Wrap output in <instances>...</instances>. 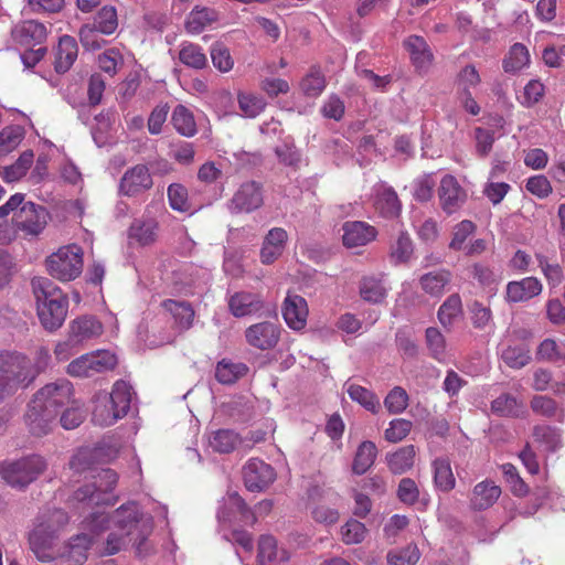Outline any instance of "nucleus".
<instances>
[{
  "mask_svg": "<svg viewBox=\"0 0 565 565\" xmlns=\"http://www.w3.org/2000/svg\"><path fill=\"white\" fill-rule=\"evenodd\" d=\"M46 469L43 457L32 455L0 465L1 478L11 487L25 488L35 481Z\"/></svg>",
  "mask_w": 565,
  "mask_h": 565,
  "instance_id": "nucleus-7",
  "label": "nucleus"
},
{
  "mask_svg": "<svg viewBox=\"0 0 565 565\" xmlns=\"http://www.w3.org/2000/svg\"><path fill=\"white\" fill-rule=\"evenodd\" d=\"M174 129L184 137H193L198 132L194 115L190 108L179 104L174 107L171 116Z\"/></svg>",
  "mask_w": 565,
  "mask_h": 565,
  "instance_id": "nucleus-39",
  "label": "nucleus"
},
{
  "mask_svg": "<svg viewBox=\"0 0 565 565\" xmlns=\"http://www.w3.org/2000/svg\"><path fill=\"white\" fill-rule=\"evenodd\" d=\"M109 398L107 392H98L93 398L92 420L102 427L111 426L120 419Z\"/></svg>",
  "mask_w": 565,
  "mask_h": 565,
  "instance_id": "nucleus-27",
  "label": "nucleus"
},
{
  "mask_svg": "<svg viewBox=\"0 0 565 565\" xmlns=\"http://www.w3.org/2000/svg\"><path fill=\"white\" fill-rule=\"evenodd\" d=\"M416 450L413 445L398 448L396 451L386 455L387 467L394 475H402L414 466Z\"/></svg>",
  "mask_w": 565,
  "mask_h": 565,
  "instance_id": "nucleus-34",
  "label": "nucleus"
},
{
  "mask_svg": "<svg viewBox=\"0 0 565 565\" xmlns=\"http://www.w3.org/2000/svg\"><path fill=\"white\" fill-rule=\"evenodd\" d=\"M532 412L546 418L563 419L565 411L558 403L548 395H534L530 401Z\"/></svg>",
  "mask_w": 565,
  "mask_h": 565,
  "instance_id": "nucleus-41",
  "label": "nucleus"
},
{
  "mask_svg": "<svg viewBox=\"0 0 565 565\" xmlns=\"http://www.w3.org/2000/svg\"><path fill=\"white\" fill-rule=\"evenodd\" d=\"M129 238L140 246L153 244L159 235V222L149 215L135 218L128 230Z\"/></svg>",
  "mask_w": 565,
  "mask_h": 565,
  "instance_id": "nucleus-21",
  "label": "nucleus"
},
{
  "mask_svg": "<svg viewBox=\"0 0 565 565\" xmlns=\"http://www.w3.org/2000/svg\"><path fill=\"white\" fill-rule=\"evenodd\" d=\"M41 326L49 332L58 330L67 316L68 299L51 279L34 277L31 280Z\"/></svg>",
  "mask_w": 565,
  "mask_h": 565,
  "instance_id": "nucleus-1",
  "label": "nucleus"
},
{
  "mask_svg": "<svg viewBox=\"0 0 565 565\" xmlns=\"http://www.w3.org/2000/svg\"><path fill=\"white\" fill-rule=\"evenodd\" d=\"M103 332V323L96 317L81 316L70 322L67 335L78 345L98 338Z\"/></svg>",
  "mask_w": 565,
  "mask_h": 565,
  "instance_id": "nucleus-17",
  "label": "nucleus"
},
{
  "mask_svg": "<svg viewBox=\"0 0 565 565\" xmlns=\"http://www.w3.org/2000/svg\"><path fill=\"white\" fill-rule=\"evenodd\" d=\"M100 454L99 447H82L72 456L70 468L76 473L89 470L97 462Z\"/></svg>",
  "mask_w": 565,
  "mask_h": 565,
  "instance_id": "nucleus-45",
  "label": "nucleus"
},
{
  "mask_svg": "<svg viewBox=\"0 0 565 565\" xmlns=\"http://www.w3.org/2000/svg\"><path fill=\"white\" fill-rule=\"evenodd\" d=\"M228 310L235 318L252 316L264 308V301L258 294L237 291L230 296Z\"/></svg>",
  "mask_w": 565,
  "mask_h": 565,
  "instance_id": "nucleus-20",
  "label": "nucleus"
},
{
  "mask_svg": "<svg viewBox=\"0 0 565 565\" xmlns=\"http://www.w3.org/2000/svg\"><path fill=\"white\" fill-rule=\"evenodd\" d=\"M501 488L492 480H483L473 487L470 505L475 511H483L491 508L500 498Z\"/></svg>",
  "mask_w": 565,
  "mask_h": 565,
  "instance_id": "nucleus-24",
  "label": "nucleus"
},
{
  "mask_svg": "<svg viewBox=\"0 0 565 565\" xmlns=\"http://www.w3.org/2000/svg\"><path fill=\"white\" fill-rule=\"evenodd\" d=\"M491 411L501 417L519 418L524 415L525 406L515 396L503 393L492 401Z\"/></svg>",
  "mask_w": 565,
  "mask_h": 565,
  "instance_id": "nucleus-33",
  "label": "nucleus"
},
{
  "mask_svg": "<svg viewBox=\"0 0 565 565\" xmlns=\"http://www.w3.org/2000/svg\"><path fill=\"white\" fill-rule=\"evenodd\" d=\"M73 396V385L67 380H58L49 383L39 390L33 396L34 408L42 407L44 412L52 411L53 415L57 417L61 409L67 406Z\"/></svg>",
  "mask_w": 565,
  "mask_h": 565,
  "instance_id": "nucleus-9",
  "label": "nucleus"
},
{
  "mask_svg": "<svg viewBox=\"0 0 565 565\" xmlns=\"http://www.w3.org/2000/svg\"><path fill=\"white\" fill-rule=\"evenodd\" d=\"M12 214V225L24 236H38L50 218L47 210L31 201H25L22 193L13 194L0 206V218Z\"/></svg>",
  "mask_w": 565,
  "mask_h": 565,
  "instance_id": "nucleus-3",
  "label": "nucleus"
},
{
  "mask_svg": "<svg viewBox=\"0 0 565 565\" xmlns=\"http://www.w3.org/2000/svg\"><path fill=\"white\" fill-rule=\"evenodd\" d=\"M161 307L172 316L173 327L179 332H185L192 328L195 311L190 302L166 299L161 302Z\"/></svg>",
  "mask_w": 565,
  "mask_h": 565,
  "instance_id": "nucleus-23",
  "label": "nucleus"
},
{
  "mask_svg": "<svg viewBox=\"0 0 565 565\" xmlns=\"http://www.w3.org/2000/svg\"><path fill=\"white\" fill-rule=\"evenodd\" d=\"M288 242V233L282 227H273L264 237L260 248V262L264 265L275 263L284 253Z\"/></svg>",
  "mask_w": 565,
  "mask_h": 565,
  "instance_id": "nucleus-18",
  "label": "nucleus"
},
{
  "mask_svg": "<svg viewBox=\"0 0 565 565\" xmlns=\"http://www.w3.org/2000/svg\"><path fill=\"white\" fill-rule=\"evenodd\" d=\"M113 522L118 532L127 537L132 536L140 525V513L135 503H127L119 507L111 518L103 511L93 512L87 520V527L98 534L109 527Z\"/></svg>",
  "mask_w": 565,
  "mask_h": 565,
  "instance_id": "nucleus-6",
  "label": "nucleus"
},
{
  "mask_svg": "<svg viewBox=\"0 0 565 565\" xmlns=\"http://www.w3.org/2000/svg\"><path fill=\"white\" fill-rule=\"evenodd\" d=\"M384 406L390 414H401L408 406V394L401 387H393L384 398Z\"/></svg>",
  "mask_w": 565,
  "mask_h": 565,
  "instance_id": "nucleus-59",
  "label": "nucleus"
},
{
  "mask_svg": "<svg viewBox=\"0 0 565 565\" xmlns=\"http://www.w3.org/2000/svg\"><path fill=\"white\" fill-rule=\"evenodd\" d=\"M535 258L548 285L558 286L564 279L563 267L556 262L551 263L548 257L541 253H536Z\"/></svg>",
  "mask_w": 565,
  "mask_h": 565,
  "instance_id": "nucleus-55",
  "label": "nucleus"
},
{
  "mask_svg": "<svg viewBox=\"0 0 565 565\" xmlns=\"http://www.w3.org/2000/svg\"><path fill=\"white\" fill-rule=\"evenodd\" d=\"M360 295L365 301L380 303L386 297V288L381 279L364 277L360 282Z\"/></svg>",
  "mask_w": 565,
  "mask_h": 565,
  "instance_id": "nucleus-50",
  "label": "nucleus"
},
{
  "mask_svg": "<svg viewBox=\"0 0 565 565\" xmlns=\"http://www.w3.org/2000/svg\"><path fill=\"white\" fill-rule=\"evenodd\" d=\"M279 559L280 562H288L290 554L286 550L278 551L277 540L269 534H264L258 540L257 561L259 565H273Z\"/></svg>",
  "mask_w": 565,
  "mask_h": 565,
  "instance_id": "nucleus-30",
  "label": "nucleus"
},
{
  "mask_svg": "<svg viewBox=\"0 0 565 565\" xmlns=\"http://www.w3.org/2000/svg\"><path fill=\"white\" fill-rule=\"evenodd\" d=\"M93 375L113 371L117 363V356L115 353L108 350H96L90 352Z\"/></svg>",
  "mask_w": 565,
  "mask_h": 565,
  "instance_id": "nucleus-61",
  "label": "nucleus"
},
{
  "mask_svg": "<svg viewBox=\"0 0 565 565\" xmlns=\"http://www.w3.org/2000/svg\"><path fill=\"white\" fill-rule=\"evenodd\" d=\"M34 161V153L31 150L24 151L18 160L10 164L0 167V178L7 182L12 183L23 178Z\"/></svg>",
  "mask_w": 565,
  "mask_h": 565,
  "instance_id": "nucleus-38",
  "label": "nucleus"
},
{
  "mask_svg": "<svg viewBox=\"0 0 565 565\" xmlns=\"http://www.w3.org/2000/svg\"><path fill=\"white\" fill-rule=\"evenodd\" d=\"M375 207L381 213V215L387 218H392L399 215L402 204L397 193L392 188H386L377 193Z\"/></svg>",
  "mask_w": 565,
  "mask_h": 565,
  "instance_id": "nucleus-44",
  "label": "nucleus"
},
{
  "mask_svg": "<svg viewBox=\"0 0 565 565\" xmlns=\"http://www.w3.org/2000/svg\"><path fill=\"white\" fill-rule=\"evenodd\" d=\"M404 46L417 70L424 71L429 67L433 62V53L424 38L411 35L404 41Z\"/></svg>",
  "mask_w": 565,
  "mask_h": 565,
  "instance_id": "nucleus-28",
  "label": "nucleus"
},
{
  "mask_svg": "<svg viewBox=\"0 0 565 565\" xmlns=\"http://www.w3.org/2000/svg\"><path fill=\"white\" fill-rule=\"evenodd\" d=\"M463 315L462 301L459 294H451L441 303L437 311V318L446 330H451L455 322Z\"/></svg>",
  "mask_w": 565,
  "mask_h": 565,
  "instance_id": "nucleus-32",
  "label": "nucleus"
},
{
  "mask_svg": "<svg viewBox=\"0 0 565 565\" xmlns=\"http://www.w3.org/2000/svg\"><path fill=\"white\" fill-rule=\"evenodd\" d=\"M426 345L430 356L443 362L447 358L446 339L438 328L429 327L425 331Z\"/></svg>",
  "mask_w": 565,
  "mask_h": 565,
  "instance_id": "nucleus-52",
  "label": "nucleus"
},
{
  "mask_svg": "<svg viewBox=\"0 0 565 565\" xmlns=\"http://www.w3.org/2000/svg\"><path fill=\"white\" fill-rule=\"evenodd\" d=\"M529 63L530 54L526 46L522 43H515L503 60L502 66L505 73H515Z\"/></svg>",
  "mask_w": 565,
  "mask_h": 565,
  "instance_id": "nucleus-48",
  "label": "nucleus"
},
{
  "mask_svg": "<svg viewBox=\"0 0 565 565\" xmlns=\"http://www.w3.org/2000/svg\"><path fill=\"white\" fill-rule=\"evenodd\" d=\"M68 522V515L62 509H53L41 513L29 533V545L41 562H51L57 555L56 548L60 531Z\"/></svg>",
  "mask_w": 565,
  "mask_h": 565,
  "instance_id": "nucleus-2",
  "label": "nucleus"
},
{
  "mask_svg": "<svg viewBox=\"0 0 565 565\" xmlns=\"http://www.w3.org/2000/svg\"><path fill=\"white\" fill-rule=\"evenodd\" d=\"M35 377L29 358L18 352L0 353V401L29 386Z\"/></svg>",
  "mask_w": 565,
  "mask_h": 565,
  "instance_id": "nucleus-4",
  "label": "nucleus"
},
{
  "mask_svg": "<svg viewBox=\"0 0 565 565\" xmlns=\"http://www.w3.org/2000/svg\"><path fill=\"white\" fill-rule=\"evenodd\" d=\"M211 58L214 67L222 73L230 72L234 66V60L228 47L221 42H216L212 45Z\"/></svg>",
  "mask_w": 565,
  "mask_h": 565,
  "instance_id": "nucleus-58",
  "label": "nucleus"
},
{
  "mask_svg": "<svg viewBox=\"0 0 565 565\" xmlns=\"http://www.w3.org/2000/svg\"><path fill=\"white\" fill-rule=\"evenodd\" d=\"M10 34L15 45L29 49L45 46L44 43L49 32L44 23L36 20H25L14 24Z\"/></svg>",
  "mask_w": 565,
  "mask_h": 565,
  "instance_id": "nucleus-13",
  "label": "nucleus"
},
{
  "mask_svg": "<svg viewBox=\"0 0 565 565\" xmlns=\"http://www.w3.org/2000/svg\"><path fill=\"white\" fill-rule=\"evenodd\" d=\"M282 328L277 322L262 321L249 326L245 330L246 342L260 351L276 348L281 337Z\"/></svg>",
  "mask_w": 565,
  "mask_h": 565,
  "instance_id": "nucleus-11",
  "label": "nucleus"
},
{
  "mask_svg": "<svg viewBox=\"0 0 565 565\" xmlns=\"http://www.w3.org/2000/svg\"><path fill=\"white\" fill-rule=\"evenodd\" d=\"M131 391L132 387L127 382L119 380L114 383L111 392L108 393L109 402L120 418L125 417L130 409Z\"/></svg>",
  "mask_w": 565,
  "mask_h": 565,
  "instance_id": "nucleus-40",
  "label": "nucleus"
},
{
  "mask_svg": "<svg viewBox=\"0 0 565 565\" xmlns=\"http://www.w3.org/2000/svg\"><path fill=\"white\" fill-rule=\"evenodd\" d=\"M243 479L247 490L262 492L275 481L276 472L264 460L252 458L243 467Z\"/></svg>",
  "mask_w": 565,
  "mask_h": 565,
  "instance_id": "nucleus-12",
  "label": "nucleus"
},
{
  "mask_svg": "<svg viewBox=\"0 0 565 565\" xmlns=\"http://www.w3.org/2000/svg\"><path fill=\"white\" fill-rule=\"evenodd\" d=\"M49 274L61 280L76 279L83 271V249L76 244L63 246L45 260Z\"/></svg>",
  "mask_w": 565,
  "mask_h": 565,
  "instance_id": "nucleus-8",
  "label": "nucleus"
},
{
  "mask_svg": "<svg viewBox=\"0 0 565 565\" xmlns=\"http://www.w3.org/2000/svg\"><path fill=\"white\" fill-rule=\"evenodd\" d=\"M281 315L290 329L303 330L309 315L307 300L300 295L288 292L282 301Z\"/></svg>",
  "mask_w": 565,
  "mask_h": 565,
  "instance_id": "nucleus-15",
  "label": "nucleus"
},
{
  "mask_svg": "<svg viewBox=\"0 0 565 565\" xmlns=\"http://www.w3.org/2000/svg\"><path fill=\"white\" fill-rule=\"evenodd\" d=\"M24 419L30 433L41 437L51 430L52 424L56 417L53 415L52 411L44 412L42 407L34 408V401L31 399Z\"/></svg>",
  "mask_w": 565,
  "mask_h": 565,
  "instance_id": "nucleus-26",
  "label": "nucleus"
},
{
  "mask_svg": "<svg viewBox=\"0 0 565 565\" xmlns=\"http://www.w3.org/2000/svg\"><path fill=\"white\" fill-rule=\"evenodd\" d=\"M419 559V551L416 545H408L403 550L387 554L388 565H416Z\"/></svg>",
  "mask_w": 565,
  "mask_h": 565,
  "instance_id": "nucleus-64",
  "label": "nucleus"
},
{
  "mask_svg": "<svg viewBox=\"0 0 565 565\" xmlns=\"http://www.w3.org/2000/svg\"><path fill=\"white\" fill-rule=\"evenodd\" d=\"M118 476L113 469H102L94 477L74 492L77 502L86 503L88 507L114 505L117 498L113 491L117 484Z\"/></svg>",
  "mask_w": 565,
  "mask_h": 565,
  "instance_id": "nucleus-5",
  "label": "nucleus"
},
{
  "mask_svg": "<svg viewBox=\"0 0 565 565\" xmlns=\"http://www.w3.org/2000/svg\"><path fill=\"white\" fill-rule=\"evenodd\" d=\"M300 89L306 97L317 98L327 87V79L320 66L313 65L300 81Z\"/></svg>",
  "mask_w": 565,
  "mask_h": 565,
  "instance_id": "nucleus-37",
  "label": "nucleus"
},
{
  "mask_svg": "<svg viewBox=\"0 0 565 565\" xmlns=\"http://www.w3.org/2000/svg\"><path fill=\"white\" fill-rule=\"evenodd\" d=\"M542 289L543 286L536 277H525L508 282L505 299L508 302H525L539 296Z\"/></svg>",
  "mask_w": 565,
  "mask_h": 565,
  "instance_id": "nucleus-22",
  "label": "nucleus"
},
{
  "mask_svg": "<svg viewBox=\"0 0 565 565\" xmlns=\"http://www.w3.org/2000/svg\"><path fill=\"white\" fill-rule=\"evenodd\" d=\"M366 531L362 522L350 519L341 526V540L347 545L359 544L364 540Z\"/></svg>",
  "mask_w": 565,
  "mask_h": 565,
  "instance_id": "nucleus-56",
  "label": "nucleus"
},
{
  "mask_svg": "<svg viewBox=\"0 0 565 565\" xmlns=\"http://www.w3.org/2000/svg\"><path fill=\"white\" fill-rule=\"evenodd\" d=\"M78 55V45L71 35L60 38L55 49L54 70L57 74L66 73L74 64Z\"/></svg>",
  "mask_w": 565,
  "mask_h": 565,
  "instance_id": "nucleus-25",
  "label": "nucleus"
},
{
  "mask_svg": "<svg viewBox=\"0 0 565 565\" xmlns=\"http://www.w3.org/2000/svg\"><path fill=\"white\" fill-rule=\"evenodd\" d=\"M153 185V179L146 164H136L125 171L119 182V192L125 196H137Z\"/></svg>",
  "mask_w": 565,
  "mask_h": 565,
  "instance_id": "nucleus-14",
  "label": "nucleus"
},
{
  "mask_svg": "<svg viewBox=\"0 0 565 565\" xmlns=\"http://www.w3.org/2000/svg\"><path fill=\"white\" fill-rule=\"evenodd\" d=\"M376 457V445L371 440L362 441L353 458L352 472L358 476L364 475L374 465Z\"/></svg>",
  "mask_w": 565,
  "mask_h": 565,
  "instance_id": "nucleus-35",
  "label": "nucleus"
},
{
  "mask_svg": "<svg viewBox=\"0 0 565 565\" xmlns=\"http://www.w3.org/2000/svg\"><path fill=\"white\" fill-rule=\"evenodd\" d=\"M92 545V537L87 534H78L73 537L68 546V559L82 564L87 558V551Z\"/></svg>",
  "mask_w": 565,
  "mask_h": 565,
  "instance_id": "nucleus-57",
  "label": "nucleus"
},
{
  "mask_svg": "<svg viewBox=\"0 0 565 565\" xmlns=\"http://www.w3.org/2000/svg\"><path fill=\"white\" fill-rule=\"evenodd\" d=\"M470 275L482 288L494 290L501 281V276L489 265L476 263L470 268Z\"/></svg>",
  "mask_w": 565,
  "mask_h": 565,
  "instance_id": "nucleus-53",
  "label": "nucleus"
},
{
  "mask_svg": "<svg viewBox=\"0 0 565 565\" xmlns=\"http://www.w3.org/2000/svg\"><path fill=\"white\" fill-rule=\"evenodd\" d=\"M434 482L437 489L444 492L451 491L456 486V479L448 458H437L433 462Z\"/></svg>",
  "mask_w": 565,
  "mask_h": 565,
  "instance_id": "nucleus-43",
  "label": "nucleus"
},
{
  "mask_svg": "<svg viewBox=\"0 0 565 565\" xmlns=\"http://www.w3.org/2000/svg\"><path fill=\"white\" fill-rule=\"evenodd\" d=\"M218 20V12L213 8L195 7L185 21V30L191 34H199L205 28Z\"/></svg>",
  "mask_w": 565,
  "mask_h": 565,
  "instance_id": "nucleus-31",
  "label": "nucleus"
},
{
  "mask_svg": "<svg viewBox=\"0 0 565 565\" xmlns=\"http://www.w3.org/2000/svg\"><path fill=\"white\" fill-rule=\"evenodd\" d=\"M248 367L244 363H233L222 360L217 363L215 369V377L222 384H234L241 377L245 376Z\"/></svg>",
  "mask_w": 565,
  "mask_h": 565,
  "instance_id": "nucleus-46",
  "label": "nucleus"
},
{
  "mask_svg": "<svg viewBox=\"0 0 565 565\" xmlns=\"http://www.w3.org/2000/svg\"><path fill=\"white\" fill-rule=\"evenodd\" d=\"M501 358L512 369H521L531 361L529 350L521 345L508 347L503 350Z\"/></svg>",
  "mask_w": 565,
  "mask_h": 565,
  "instance_id": "nucleus-62",
  "label": "nucleus"
},
{
  "mask_svg": "<svg viewBox=\"0 0 565 565\" xmlns=\"http://www.w3.org/2000/svg\"><path fill=\"white\" fill-rule=\"evenodd\" d=\"M345 387L348 395L353 402L360 404L372 414H377L380 412L381 403L374 392L359 384L349 382L345 383Z\"/></svg>",
  "mask_w": 565,
  "mask_h": 565,
  "instance_id": "nucleus-36",
  "label": "nucleus"
},
{
  "mask_svg": "<svg viewBox=\"0 0 565 565\" xmlns=\"http://www.w3.org/2000/svg\"><path fill=\"white\" fill-rule=\"evenodd\" d=\"M536 358L537 360L553 363L565 361V344L547 338L540 343Z\"/></svg>",
  "mask_w": 565,
  "mask_h": 565,
  "instance_id": "nucleus-54",
  "label": "nucleus"
},
{
  "mask_svg": "<svg viewBox=\"0 0 565 565\" xmlns=\"http://www.w3.org/2000/svg\"><path fill=\"white\" fill-rule=\"evenodd\" d=\"M103 35H111L118 28V14L114 6L102 7L92 23Z\"/></svg>",
  "mask_w": 565,
  "mask_h": 565,
  "instance_id": "nucleus-47",
  "label": "nucleus"
},
{
  "mask_svg": "<svg viewBox=\"0 0 565 565\" xmlns=\"http://www.w3.org/2000/svg\"><path fill=\"white\" fill-rule=\"evenodd\" d=\"M343 245L348 248L364 246L376 238L377 231L374 226L361 222H347L343 224Z\"/></svg>",
  "mask_w": 565,
  "mask_h": 565,
  "instance_id": "nucleus-19",
  "label": "nucleus"
},
{
  "mask_svg": "<svg viewBox=\"0 0 565 565\" xmlns=\"http://www.w3.org/2000/svg\"><path fill=\"white\" fill-rule=\"evenodd\" d=\"M438 196L443 211L452 214L465 203L467 194L454 175L446 174L440 181Z\"/></svg>",
  "mask_w": 565,
  "mask_h": 565,
  "instance_id": "nucleus-16",
  "label": "nucleus"
},
{
  "mask_svg": "<svg viewBox=\"0 0 565 565\" xmlns=\"http://www.w3.org/2000/svg\"><path fill=\"white\" fill-rule=\"evenodd\" d=\"M241 436L232 429H218L211 434L209 444L218 454H230L241 444Z\"/></svg>",
  "mask_w": 565,
  "mask_h": 565,
  "instance_id": "nucleus-42",
  "label": "nucleus"
},
{
  "mask_svg": "<svg viewBox=\"0 0 565 565\" xmlns=\"http://www.w3.org/2000/svg\"><path fill=\"white\" fill-rule=\"evenodd\" d=\"M179 60L188 67L202 70L207 64V58L202 47L194 43L182 44L179 51Z\"/></svg>",
  "mask_w": 565,
  "mask_h": 565,
  "instance_id": "nucleus-49",
  "label": "nucleus"
},
{
  "mask_svg": "<svg viewBox=\"0 0 565 565\" xmlns=\"http://www.w3.org/2000/svg\"><path fill=\"white\" fill-rule=\"evenodd\" d=\"M237 102L243 116L247 118L257 117L266 107L265 99L253 93L239 92L237 94Z\"/></svg>",
  "mask_w": 565,
  "mask_h": 565,
  "instance_id": "nucleus-51",
  "label": "nucleus"
},
{
  "mask_svg": "<svg viewBox=\"0 0 565 565\" xmlns=\"http://www.w3.org/2000/svg\"><path fill=\"white\" fill-rule=\"evenodd\" d=\"M264 203L263 186L256 181H247L239 185L228 202L231 213H252Z\"/></svg>",
  "mask_w": 565,
  "mask_h": 565,
  "instance_id": "nucleus-10",
  "label": "nucleus"
},
{
  "mask_svg": "<svg viewBox=\"0 0 565 565\" xmlns=\"http://www.w3.org/2000/svg\"><path fill=\"white\" fill-rule=\"evenodd\" d=\"M481 83V77L476 66L468 64L462 67L456 77L457 93H465L477 87Z\"/></svg>",
  "mask_w": 565,
  "mask_h": 565,
  "instance_id": "nucleus-63",
  "label": "nucleus"
},
{
  "mask_svg": "<svg viewBox=\"0 0 565 565\" xmlns=\"http://www.w3.org/2000/svg\"><path fill=\"white\" fill-rule=\"evenodd\" d=\"M413 254V242L409 235L401 232L395 243L391 246V258L395 263H406Z\"/></svg>",
  "mask_w": 565,
  "mask_h": 565,
  "instance_id": "nucleus-60",
  "label": "nucleus"
},
{
  "mask_svg": "<svg viewBox=\"0 0 565 565\" xmlns=\"http://www.w3.org/2000/svg\"><path fill=\"white\" fill-rule=\"evenodd\" d=\"M451 273L448 269H437L426 273L419 277L422 290L433 298H440L445 288L451 281Z\"/></svg>",
  "mask_w": 565,
  "mask_h": 565,
  "instance_id": "nucleus-29",
  "label": "nucleus"
}]
</instances>
